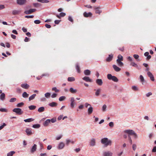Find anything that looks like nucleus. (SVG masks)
Here are the masks:
<instances>
[{
  "label": "nucleus",
  "mask_w": 156,
  "mask_h": 156,
  "mask_svg": "<svg viewBox=\"0 0 156 156\" xmlns=\"http://www.w3.org/2000/svg\"><path fill=\"white\" fill-rule=\"evenodd\" d=\"M101 143L104 145L105 147H107L108 145H111L112 144V141L108 140L107 138H102L101 141Z\"/></svg>",
  "instance_id": "1"
},
{
  "label": "nucleus",
  "mask_w": 156,
  "mask_h": 156,
  "mask_svg": "<svg viewBox=\"0 0 156 156\" xmlns=\"http://www.w3.org/2000/svg\"><path fill=\"white\" fill-rule=\"evenodd\" d=\"M108 79L110 80H112L115 82L118 81V78L115 76H112L111 74H108L107 76Z\"/></svg>",
  "instance_id": "2"
},
{
  "label": "nucleus",
  "mask_w": 156,
  "mask_h": 156,
  "mask_svg": "<svg viewBox=\"0 0 156 156\" xmlns=\"http://www.w3.org/2000/svg\"><path fill=\"white\" fill-rule=\"evenodd\" d=\"M12 111L13 112H16L17 114L19 115H21L23 113L22 110L19 108H15Z\"/></svg>",
  "instance_id": "3"
},
{
  "label": "nucleus",
  "mask_w": 156,
  "mask_h": 156,
  "mask_svg": "<svg viewBox=\"0 0 156 156\" xmlns=\"http://www.w3.org/2000/svg\"><path fill=\"white\" fill-rule=\"evenodd\" d=\"M36 10L35 9H31L29 10L25 11L24 12V13L26 14H30L35 12Z\"/></svg>",
  "instance_id": "4"
},
{
  "label": "nucleus",
  "mask_w": 156,
  "mask_h": 156,
  "mask_svg": "<svg viewBox=\"0 0 156 156\" xmlns=\"http://www.w3.org/2000/svg\"><path fill=\"white\" fill-rule=\"evenodd\" d=\"M26 0H16L17 3L20 5H23L26 3Z\"/></svg>",
  "instance_id": "5"
},
{
  "label": "nucleus",
  "mask_w": 156,
  "mask_h": 156,
  "mask_svg": "<svg viewBox=\"0 0 156 156\" xmlns=\"http://www.w3.org/2000/svg\"><path fill=\"white\" fill-rule=\"evenodd\" d=\"M70 106L72 108H74V105L76 104L75 102L74 98L73 97H72L70 98Z\"/></svg>",
  "instance_id": "6"
},
{
  "label": "nucleus",
  "mask_w": 156,
  "mask_h": 156,
  "mask_svg": "<svg viewBox=\"0 0 156 156\" xmlns=\"http://www.w3.org/2000/svg\"><path fill=\"white\" fill-rule=\"evenodd\" d=\"M125 132L128 134V136H133L135 132L132 130H126L125 131Z\"/></svg>",
  "instance_id": "7"
},
{
  "label": "nucleus",
  "mask_w": 156,
  "mask_h": 156,
  "mask_svg": "<svg viewBox=\"0 0 156 156\" xmlns=\"http://www.w3.org/2000/svg\"><path fill=\"white\" fill-rule=\"evenodd\" d=\"M113 153L110 151H105L103 153V156H112Z\"/></svg>",
  "instance_id": "8"
},
{
  "label": "nucleus",
  "mask_w": 156,
  "mask_h": 156,
  "mask_svg": "<svg viewBox=\"0 0 156 156\" xmlns=\"http://www.w3.org/2000/svg\"><path fill=\"white\" fill-rule=\"evenodd\" d=\"M147 74L148 75V76L150 78V79L152 81H153L154 80V76L150 72H148Z\"/></svg>",
  "instance_id": "9"
},
{
  "label": "nucleus",
  "mask_w": 156,
  "mask_h": 156,
  "mask_svg": "<svg viewBox=\"0 0 156 156\" xmlns=\"http://www.w3.org/2000/svg\"><path fill=\"white\" fill-rule=\"evenodd\" d=\"M131 66L136 68L138 70L141 69L140 66H138V65L134 62H131L130 64Z\"/></svg>",
  "instance_id": "10"
},
{
  "label": "nucleus",
  "mask_w": 156,
  "mask_h": 156,
  "mask_svg": "<svg viewBox=\"0 0 156 156\" xmlns=\"http://www.w3.org/2000/svg\"><path fill=\"white\" fill-rule=\"evenodd\" d=\"M83 15L84 17H91L92 16V14L91 12L87 13L86 12H84L83 13Z\"/></svg>",
  "instance_id": "11"
},
{
  "label": "nucleus",
  "mask_w": 156,
  "mask_h": 156,
  "mask_svg": "<svg viewBox=\"0 0 156 156\" xmlns=\"http://www.w3.org/2000/svg\"><path fill=\"white\" fill-rule=\"evenodd\" d=\"M112 67L114 69V70L117 72H118L120 71L121 69V68H119V67L117 66L116 65H112Z\"/></svg>",
  "instance_id": "12"
},
{
  "label": "nucleus",
  "mask_w": 156,
  "mask_h": 156,
  "mask_svg": "<svg viewBox=\"0 0 156 156\" xmlns=\"http://www.w3.org/2000/svg\"><path fill=\"white\" fill-rule=\"evenodd\" d=\"M113 55L112 54L109 55L108 57L106 59V61L108 62H110L111 61L113 58Z\"/></svg>",
  "instance_id": "13"
},
{
  "label": "nucleus",
  "mask_w": 156,
  "mask_h": 156,
  "mask_svg": "<svg viewBox=\"0 0 156 156\" xmlns=\"http://www.w3.org/2000/svg\"><path fill=\"white\" fill-rule=\"evenodd\" d=\"M21 86L23 88L25 89H28L30 87V86L27 83L22 84Z\"/></svg>",
  "instance_id": "14"
},
{
  "label": "nucleus",
  "mask_w": 156,
  "mask_h": 156,
  "mask_svg": "<svg viewBox=\"0 0 156 156\" xmlns=\"http://www.w3.org/2000/svg\"><path fill=\"white\" fill-rule=\"evenodd\" d=\"M94 9L95 10V13H96L100 14L101 12V10H100V7H95Z\"/></svg>",
  "instance_id": "15"
},
{
  "label": "nucleus",
  "mask_w": 156,
  "mask_h": 156,
  "mask_svg": "<svg viewBox=\"0 0 156 156\" xmlns=\"http://www.w3.org/2000/svg\"><path fill=\"white\" fill-rule=\"evenodd\" d=\"M37 146L36 144H34L30 150L31 153H33L36 150Z\"/></svg>",
  "instance_id": "16"
},
{
  "label": "nucleus",
  "mask_w": 156,
  "mask_h": 156,
  "mask_svg": "<svg viewBox=\"0 0 156 156\" xmlns=\"http://www.w3.org/2000/svg\"><path fill=\"white\" fill-rule=\"evenodd\" d=\"M96 83L99 86L102 85L103 82L101 79H98L96 80Z\"/></svg>",
  "instance_id": "17"
},
{
  "label": "nucleus",
  "mask_w": 156,
  "mask_h": 156,
  "mask_svg": "<svg viewBox=\"0 0 156 156\" xmlns=\"http://www.w3.org/2000/svg\"><path fill=\"white\" fill-rule=\"evenodd\" d=\"M50 122V120L49 119H47L44 123L43 125L44 126H48Z\"/></svg>",
  "instance_id": "18"
},
{
  "label": "nucleus",
  "mask_w": 156,
  "mask_h": 156,
  "mask_svg": "<svg viewBox=\"0 0 156 156\" xmlns=\"http://www.w3.org/2000/svg\"><path fill=\"white\" fill-rule=\"evenodd\" d=\"M83 80L86 82H91L92 80L90 79L89 77L85 76L82 78Z\"/></svg>",
  "instance_id": "19"
},
{
  "label": "nucleus",
  "mask_w": 156,
  "mask_h": 156,
  "mask_svg": "<svg viewBox=\"0 0 156 156\" xmlns=\"http://www.w3.org/2000/svg\"><path fill=\"white\" fill-rule=\"evenodd\" d=\"M94 90H96V92L95 93V95L98 96L100 95L101 90L100 88H99L97 90L95 89Z\"/></svg>",
  "instance_id": "20"
},
{
  "label": "nucleus",
  "mask_w": 156,
  "mask_h": 156,
  "mask_svg": "<svg viewBox=\"0 0 156 156\" xmlns=\"http://www.w3.org/2000/svg\"><path fill=\"white\" fill-rule=\"evenodd\" d=\"M28 135H30L32 134L31 129L29 128H27L25 131Z\"/></svg>",
  "instance_id": "21"
},
{
  "label": "nucleus",
  "mask_w": 156,
  "mask_h": 156,
  "mask_svg": "<svg viewBox=\"0 0 156 156\" xmlns=\"http://www.w3.org/2000/svg\"><path fill=\"white\" fill-rule=\"evenodd\" d=\"M21 11L18 10H14L12 12V13L13 15L18 14L21 12Z\"/></svg>",
  "instance_id": "22"
},
{
  "label": "nucleus",
  "mask_w": 156,
  "mask_h": 156,
  "mask_svg": "<svg viewBox=\"0 0 156 156\" xmlns=\"http://www.w3.org/2000/svg\"><path fill=\"white\" fill-rule=\"evenodd\" d=\"M70 92L72 94H75L77 92V90L76 89H74L73 87H71L69 89Z\"/></svg>",
  "instance_id": "23"
},
{
  "label": "nucleus",
  "mask_w": 156,
  "mask_h": 156,
  "mask_svg": "<svg viewBox=\"0 0 156 156\" xmlns=\"http://www.w3.org/2000/svg\"><path fill=\"white\" fill-rule=\"evenodd\" d=\"M64 144L63 142H61L58 145V149H62L64 147Z\"/></svg>",
  "instance_id": "24"
},
{
  "label": "nucleus",
  "mask_w": 156,
  "mask_h": 156,
  "mask_svg": "<svg viewBox=\"0 0 156 156\" xmlns=\"http://www.w3.org/2000/svg\"><path fill=\"white\" fill-rule=\"evenodd\" d=\"M84 73L85 75L89 76L90 74V71L89 70L86 69L84 71Z\"/></svg>",
  "instance_id": "25"
},
{
  "label": "nucleus",
  "mask_w": 156,
  "mask_h": 156,
  "mask_svg": "<svg viewBox=\"0 0 156 156\" xmlns=\"http://www.w3.org/2000/svg\"><path fill=\"white\" fill-rule=\"evenodd\" d=\"M93 108L90 106L88 109V113L89 115L91 114L93 112Z\"/></svg>",
  "instance_id": "26"
},
{
  "label": "nucleus",
  "mask_w": 156,
  "mask_h": 156,
  "mask_svg": "<svg viewBox=\"0 0 156 156\" xmlns=\"http://www.w3.org/2000/svg\"><path fill=\"white\" fill-rule=\"evenodd\" d=\"M57 104L55 102H52L49 103L48 105L51 107H55L57 106Z\"/></svg>",
  "instance_id": "27"
},
{
  "label": "nucleus",
  "mask_w": 156,
  "mask_h": 156,
  "mask_svg": "<svg viewBox=\"0 0 156 156\" xmlns=\"http://www.w3.org/2000/svg\"><path fill=\"white\" fill-rule=\"evenodd\" d=\"M122 61L116 60V62L118 66L122 67L123 65V63L122 62Z\"/></svg>",
  "instance_id": "28"
},
{
  "label": "nucleus",
  "mask_w": 156,
  "mask_h": 156,
  "mask_svg": "<svg viewBox=\"0 0 156 156\" xmlns=\"http://www.w3.org/2000/svg\"><path fill=\"white\" fill-rule=\"evenodd\" d=\"M90 145L91 146H94L95 144V140L94 139H91L90 143Z\"/></svg>",
  "instance_id": "29"
},
{
  "label": "nucleus",
  "mask_w": 156,
  "mask_h": 156,
  "mask_svg": "<svg viewBox=\"0 0 156 156\" xmlns=\"http://www.w3.org/2000/svg\"><path fill=\"white\" fill-rule=\"evenodd\" d=\"M5 93H2L0 96V99L2 100L3 101L5 99Z\"/></svg>",
  "instance_id": "30"
},
{
  "label": "nucleus",
  "mask_w": 156,
  "mask_h": 156,
  "mask_svg": "<svg viewBox=\"0 0 156 156\" xmlns=\"http://www.w3.org/2000/svg\"><path fill=\"white\" fill-rule=\"evenodd\" d=\"M45 110L44 107H41L39 108L38 109V111L39 112H41L44 111Z\"/></svg>",
  "instance_id": "31"
},
{
  "label": "nucleus",
  "mask_w": 156,
  "mask_h": 156,
  "mask_svg": "<svg viewBox=\"0 0 156 156\" xmlns=\"http://www.w3.org/2000/svg\"><path fill=\"white\" fill-rule=\"evenodd\" d=\"M36 96V94H34L30 96L29 98V101H30L31 100H33L35 98V97Z\"/></svg>",
  "instance_id": "32"
},
{
  "label": "nucleus",
  "mask_w": 156,
  "mask_h": 156,
  "mask_svg": "<svg viewBox=\"0 0 156 156\" xmlns=\"http://www.w3.org/2000/svg\"><path fill=\"white\" fill-rule=\"evenodd\" d=\"M76 69L77 70V72L79 73H80V69L78 63L76 64Z\"/></svg>",
  "instance_id": "33"
},
{
  "label": "nucleus",
  "mask_w": 156,
  "mask_h": 156,
  "mask_svg": "<svg viewBox=\"0 0 156 156\" xmlns=\"http://www.w3.org/2000/svg\"><path fill=\"white\" fill-rule=\"evenodd\" d=\"M34 120V119H33L32 118H29V119H25V120H24V121L25 122H31L32 121H33Z\"/></svg>",
  "instance_id": "34"
},
{
  "label": "nucleus",
  "mask_w": 156,
  "mask_h": 156,
  "mask_svg": "<svg viewBox=\"0 0 156 156\" xmlns=\"http://www.w3.org/2000/svg\"><path fill=\"white\" fill-rule=\"evenodd\" d=\"M119 60V61H123V57L122 55H119L117 57V59L116 60Z\"/></svg>",
  "instance_id": "35"
},
{
  "label": "nucleus",
  "mask_w": 156,
  "mask_h": 156,
  "mask_svg": "<svg viewBox=\"0 0 156 156\" xmlns=\"http://www.w3.org/2000/svg\"><path fill=\"white\" fill-rule=\"evenodd\" d=\"M67 80L69 82L74 81L75 80V78L73 77H69L68 78Z\"/></svg>",
  "instance_id": "36"
},
{
  "label": "nucleus",
  "mask_w": 156,
  "mask_h": 156,
  "mask_svg": "<svg viewBox=\"0 0 156 156\" xmlns=\"http://www.w3.org/2000/svg\"><path fill=\"white\" fill-rule=\"evenodd\" d=\"M22 96L24 98H27L29 96V94L26 92H24L22 94Z\"/></svg>",
  "instance_id": "37"
},
{
  "label": "nucleus",
  "mask_w": 156,
  "mask_h": 156,
  "mask_svg": "<svg viewBox=\"0 0 156 156\" xmlns=\"http://www.w3.org/2000/svg\"><path fill=\"white\" fill-rule=\"evenodd\" d=\"M29 109L30 110H34L36 108V106L33 105H31L29 106L28 107Z\"/></svg>",
  "instance_id": "38"
},
{
  "label": "nucleus",
  "mask_w": 156,
  "mask_h": 156,
  "mask_svg": "<svg viewBox=\"0 0 156 156\" xmlns=\"http://www.w3.org/2000/svg\"><path fill=\"white\" fill-rule=\"evenodd\" d=\"M24 105V103L23 102H22L18 103L16 105V106L18 107H22Z\"/></svg>",
  "instance_id": "39"
},
{
  "label": "nucleus",
  "mask_w": 156,
  "mask_h": 156,
  "mask_svg": "<svg viewBox=\"0 0 156 156\" xmlns=\"http://www.w3.org/2000/svg\"><path fill=\"white\" fill-rule=\"evenodd\" d=\"M33 127L34 128H38L40 127V125L39 124H36L33 125Z\"/></svg>",
  "instance_id": "40"
},
{
  "label": "nucleus",
  "mask_w": 156,
  "mask_h": 156,
  "mask_svg": "<svg viewBox=\"0 0 156 156\" xmlns=\"http://www.w3.org/2000/svg\"><path fill=\"white\" fill-rule=\"evenodd\" d=\"M38 2L42 3H48L49 2V1L48 0H37Z\"/></svg>",
  "instance_id": "41"
},
{
  "label": "nucleus",
  "mask_w": 156,
  "mask_h": 156,
  "mask_svg": "<svg viewBox=\"0 0 156 156\" xmlns=\"http://www.w3.org/2000/svg\"><path fill=\"white\" fill-rule=\"evenodd\" d=\"M15 153V152L14 151H11L9 152L7 154V156H12V155Z\"/></svg>",
  "instance_id": "42"
},
{
  "label": "nucleus",
  "mask_w": 156,
  "mask_h": 156,
  "mask_svg": "<svg viewBox=\"0 0 156 156\" xmlns=\"http://www.w3.org/2000/svg\"><path fill=\"white\" fill-rule=\"evenodd\" d=\"M33 5L35 7H38L41 5L40 4L38 3H34Z\"/></svg>",
  "instance_id": "43"
},
{
  "label": "nucleus",
  "mask_w": 156,
  "mask_h": 156,
  "mask_svg": "<svg viewBox=\"0 0 156 156\" xmlns=\"http://www.w3.org/2000/svg\"><path fill=\"white\" fill-rule=\"evenodd\" d=\"M66 98V97L65 96H62L59 97V100L60 101H64Z\"/></svg>",
  "instance_id": "44"
},
{
  "label": "nucleus",
  "mask_w": 156,
  "mask_h": 156,
  "mask_svg": "<svg viewBox=\"0 0 156 156\" xmlns=\"http://www.w3.org/2000/svg\"><path fill=\"white\" fill-rule=\"evenodd\" d=\"M140 78L141 82H142V84H143V82H144V77L142 75H141L140 76Z\"/></svg>",
  "instance_id": "45"
},
{
  "label": "nucleus",
  "mask_w": 156,
  "mask_h": 156,
  "mask_svg": "<svg viewBox=\"0 0 156 156\" xmlns=\"http://www.w3.org/2000/svg\"><path fill=\"white\" fill-rule=\"evenodd\" d=\"M45 96L47 98H48L50 97L51 94L49 93H47L44 94Z\"/></svg>",
  "instance_id": "46"
},
{
  "label": "nucleus",
  "mask_w": 156,
  "mask_h": 156,
  "mask_svg": "<svg viewBox=\"0 0 156 156\" xmlns=\"http://www.w3.org/2000/svg\"><path fill=\"white\" fill-rule=\"evenodd\" d=\"M16 100V98H13L10 99L9 100V101L11 102H15Z\"/></svg>",
  "instance_id": "47"
},
{
  "label": "nucleus",
  "mask_w": 156,
  "mask_h": 156,
  "mask_svg": "<svg viewBox=\"0 0 156 156\" xmlns=\"http://www.w3.org/2000/svg\"><path fill=\"white\" fill-rule=\"evenodd\" d=\"M0 111L2 112H7L8 110L4 108H0Z\"/></svg>",
  "instance_id": "48"
},
{
  "label": "nucleus",
  "mask_w": 156,
  "mask_h": 156,
  "mask_svg": "<svg viewBox=\"0 0 156 156\" xmlns=\"http://www.w3.org/2000/svg\"><path fill=\"white\" fill-rule=\"evenodd\" d=\"M52 90L53 91H54L55 92H58L59 91V90L57 89L56 87H54L52 88Z\"/></svg>",
  "instance_id": "49"
},
{
  "label": "nucleus",
  "mask_w": 156,
  "mask_h": 156,
  "mask_svg": "<svg viewBox=\"0 0 156 156\" xmlns=\"http://www.w3.org/2000/svg\"><path fill=\"white\" fill-rule=\"evenodd\" d=\"M136 145L135 144H133L132 145V148L134 151H135L136 148Z\"/></svg>",
  "instance_id": "50"
},
{
  "label": "nucleus",
  "mask_w": 156,
  "mask_h": 156,
  "mask_svg": "<svg viewBox=\"0 0 156 156\" xmlns=\"http://www.w3.org/2000/svg\"><path fill=\"white\" fill-rule=\"evenodd\" d=\"M147 60H149L151 58V56L150 55H149V53L148 52H147Z\"/></svg>",
  "instance_id": "51"
},
{
  "label": "nucleus",
  "mask_w": 156,
  "mask_h": 156,
  "mask_svg": "<svg viewBox=\"0 0 156 156\" xmlns=\"http://www.w3.org/2000/svg\"><path fill=\"white\" fill-rule=\"evenodd\" d=\"M34 17V16L33 15L30 16H25V17L27 18H32Z\"/></svg>",
  "instance_id": "52"
},
{
  "label": "nucleus",
  "mask_w": 156,
  "mask_h": 156,
  "mask_svg": "<svg viewBox=\"0 0 156 156\" xmlns=\"http://www.w3.org/2000/svg\"><path fill=\"white\" fill-rule=\"evenodd\" d=\"M41 22L40 20H36L34 21V23L36 24H39L41 23Z\"/></svg>",
  "instance_id": "53"
},
{
  "label": "nucleus",
  "mask_w": 156,
  "mask_h": 156,
  "mask_svg": "<svg viewBox=\"0 0 156 156\" xmlns=\"http://www.w3.org/2000/svg\"><path fill=\"white\" fill-rule=\"evenodd\" d=\"M107 108V106L105 105H104L102 106V110L103 111H105Z\"/></svg>",
  "instance_id": "54"
},
{
  "label": "nucleus",
  "mask_w": 156,
  "mask_h": 156,
  "mask_svg": "<svg viewBox=\"0 0 156 156\" xmlns=\"http://www.w3.org/2000/svg\"><path fill=\"white\" fill-rule=\"evenodd\" d=\"M128 136L129 142L130 144H132V140L131 139V138L130 136Z\"/></svg>",
  "instance_id": "55"
},
{
  "label": "nucleus",
  "mask_w": 156,
  "mask_h": 156,
  "mask_svg": "<svg viewBox=\"0 0 156 156\" xmlns=\"http://www.w3.org/2000/svg\"><path fill=\"white\" fill-rule=\"evenodd\" d=\"M56 118H52L50 120V122H51L52 123H54L56 121Z\"/></svg>",
  "instance_id": "56"
},
{
  "label": "nucleus",
  "mask_w": 156,
  "mask_h": 156,
  "mask_svg": "<svg viewBox=\"0 0 156 156\" xmlns=\"http://www.w3.org/2000/svg\"><path fill=\"white\" fill-rule=\"evenodd\" d=\"M6 126V124L5 123H3L2 125L0 126V130L4 128V127Z\"/></svg>",
  "instance_id": "57"
},
{
  "label": "nucleus",
  "mask_w": 156,
  "mask_h": 156,
  "mask_svg": "<svg viewBox=\"0 0 156 156\" xmlns=\"http://www.w3.org/2000/svg\"><path fill=\"white\" fill-rule=\"evenodd\" d=\"M66 14L64 12H61L60 13V15L61 17H64L66 16Z\"/></svg>",
  "instance_id": "58"
},
{
  "label": "nucleus",
  "mask_w": 156,
  "mask_h": 156,
  "mask_svg": "<svg viewBox=\"0 0 156 156\" xmlns=\"http://www.w3.org/2000/svg\"><path fill=\"white\" fill-rule=\"evenodd\" d=\"M132 89L133 90H138V88L136 87L135 86H133L132 87Z\"/></svg>",
  "instance_id": "59"
},
{
  "label": "nucleus",
  "mask_w": 156,
  "mask_h": 156,
  "mask_svg": "<svg viewBox=\"0 0 156 156\" xmlns=\"http://www.w3.org/2000/svg\"><path fill=\"white\" fill-rule=\"evenodd\" d=\"M133 57L135 59H137L139 57V56L138 55L135 54L133 55Z\"/></svg>",
  "instance_id": "60"
},
{
  "label": "nucleus",
  "mask_w": 156,
  "mask_h": 156,
  "mask_svg": "<svg viewBox=\"0 0 156 156\" xmlns=\"http://www.w3.org/2000/svg\"><path fill=\"white\" fill-rule=\"evenodd\" d=\"M109 125L110 127H113L114 126V124H113V122H110L109 124Z\"/></svg>",
  "instance_id": "61"
},
{
  "label": "nucleus",
  "mask_w": 156,
  "mask_h": 156,
  "mask_svg": "<svg viewBox=\"0 0 156 156\" xmlns=\"http://www.w3.org/2000/svg\"><path fill=\"white\" fill-rule=\"evenodd\" d=\"M5 8V6L3 5H0V10L2 9Z\"/></svg>",
  "instance_id": "62"
},
{
  "label": "nucleus",
  "mask_w": 156,
  "mask_h": 156,
  "mask_svg": "<svg viewBox=\"0 0 156 156\" xmlns=\"http://www.w3.org/2000/svg\"><path fill=\"white\" fill-rule=\"evenodd\" d=\"M45 27L48 28H50L51 27V26L50 25L46 24H45Z\"/></svg>",
  "instance_id": "63"
},
{
  "label": "nucleus",
  "mask_w": 156,
  "mask_h": 156,
  "mask_svg": "<svg viewBox=\"0 0 156 156\" xmlns=\"http://www.w3.org/2000/svg\"><path fill=\"white\" fill-rule=\"evenodd\" d=\"M152 151L153 152H156V146H154V147L153 149H152Z\"/></svg>",
  "instance_id": "64"
}]
</instances>
